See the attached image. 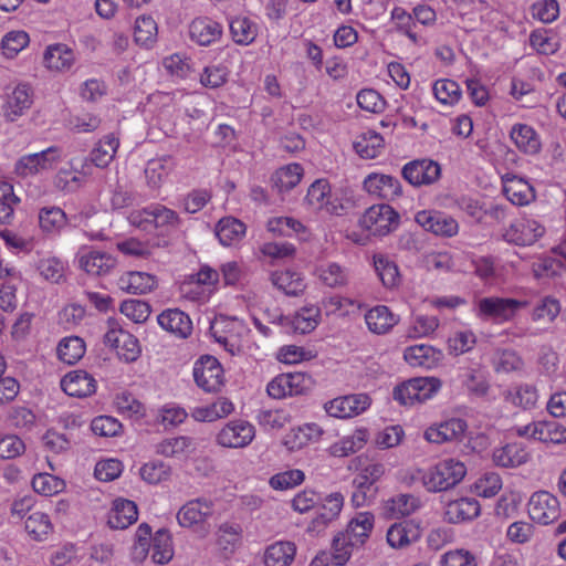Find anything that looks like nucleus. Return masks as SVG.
Segmentation results:
<instances>
[{
	"label": "nucleus",
	"mask_w": 566,
	"mask_h": 566,
	"mask_svg": "<svg viewBox=\"0 0 566 566\" xmlns=\"http://www.w3.org/2000/svg\"><path fill=\"white\" fill-rule=\"evenodd\" d=\"M149 553L154 563L159 565L167 564L174 556L172 541L166 530L157 531L151 537L150 526L143 523L136 531L130 556L134 562L142 563Z\"/></svg>",
	"instance_id": "f257e3e1"
},
{
	"label": "nucleus",
	"mask_w": 566,
	"mask_h": 566,
	"mask_svg": "<svg viewBox=\"0 0 566 566\" xmlns=\"http://www.w3.org/2000/svg\"><path fill=\"white\" fill-rule=\"evenodd\" d=\"M465 474L467 467L462 461L447 458L426 470L422 483L429 492H442L459 484Z\"/></svg>",
	"instance_id": "f03ea898"
},
{
	"label": "nucleus",
	"mask_w": 566,
	"mask_h": 566,
	"mask_svg": "<svg viewBox=\"0 0 566 566\" xmlns=\"http://www.w3.org/2000/svg\"><path fill=\"white\" fill-rule=\"evenodd\" d=\"M128 222L143 230L155 228L160 232L168 233L180 226L178 213L160 203H151L143 209L133 210Z\"/></svg>",
	"instance_id": "7ed1b4c3"
},
{
	"label": "nucleus",
	"mask_w": 566,
	"mask_h": 566,
	"mask_svg": "<svg viewBox=\"0 0 566 566\" xmlns=\"http://www.w3.org/2000/svg\"><path fill=\"white\" fill-rule=\"evenodd\" d=\"M210 333L228 353L237 355L243 349V342L249 334V328L239 318L220 315L212 321Z\"/></svg>",
	"instance_id": "20e7f679"
},
{
	"label": "nucleus",
	"mask_w": 566,
	"mask_h": 566,
	"mask_svg": "<svg viewBox=\"0 0 566 566\" xmlns=\"http://www.w3.org/2000/svg\"><path fill=\"white\" fill-rule=\"evenodd\" d=\"M304 205L312 211H324L331 216H343L347 211L344 199L332 192L325 179H317L308 187Z\"/></svg>",
	"instance_id": "39448f33"
},
{
	"label": "nucleus",
	"mask_w": 566,
	"mask_h": 566,
	"mask_svg": "<svg viewBox=\"0 0 566 566\" xmlns=\"http://www.w3.org/2000/svg\"><path fill=\"white\" fill-rule=\"evenodd\" d=\"M213 514L212 501L199 497L188 501L177 512V521L181 527L191 528L206 536L210 531L208 520Z\"/></svg>",
	"instance_id": "423d86ee"
},
{
	"label": "nucleus",
	"mask_w": 566,
	"mask_h": 566,
	"mask_svg": "<svg viewBox=\"0 0 566 566\" xmlns=\"http://www.w3.org/2000/svg\"><path fill=\"white\" fill-rule=\"evenodd\" d=\"M256 430L253 423L244 419L226 422L216 433L214 441L227 449H244L254 440Z\"/></svg>",
	"instance_id": "0eeeda50"
},
{
	"label": "nucleus",
	"mask_w": 566,
	"mask_h": 566,
	"mask_svg": "<svg viewBox=\"0 0 566 566\" xmlns=\"http://www.w3.org/2000/svg\"><path fill=\"white\" fill-rule=\"evenodd\" d=\"M104 344L115 349L117 356L126 363L135 361L142 353L138 339L112 318L107 319Z\"/></svg>",
	"instance_id": "6e6552de"
},
{
	"label": "nucleus",
	"mask_w": 566,
	"mask_h": 566,
	"mask_svg": "<svg viewBox=\"0 0 566 566\" xmlns=\"http://www.w3.org/2000/svg\"><path fill=\"white\" fill-rule=\"evenodd\" d=\"M60 160V148L49 147L42 151L20 157L14 164V174L21 178L41 175L53 169Z\"/></svg>",
	"instance_id": "1a4fd4ad"
},
{
	"label": "nucleus",
	"mask_w": 566,
	"mask_h": 566,
	"mask_svg": "<svg viewBox=\"0 0 566 566\" xmlns=\"http://www.w3.org/2000/svg\"><path fill=\"white\" fill-rule=\"evenodd\" d=\"M399 224V214L388 205L368 208L359 219V226L373 235H386Z\"/></svg>",
	"instance_id": "9d476101"
},
{
	"label": "nucleus",
	"mask_w": 566,
	"mask_h": 566,
	"mask_svg": "<svg viewBox=\"0 0 566 566\" xmlns=\"http://www.w3.org/2000/svg\"><path fill=\"white\" fill-rule=\"evenodd\" d=\"M77 268L88 275L104 276L111 273L117 261L111 253L88 245L78 248L75 254Z\"/></svg>",
	"instance_id": "9b49d317"
},
{
	"label": "nucleus",
	"mask_w": 566,
	"mask_h": 566,
	"mask_svg": "<svg viewBox=\"0 0 566 566\" xmlns=\"http://www.w3.org/2000/svg\"><path fill=\"white\" fill-rule=\"evenodd\" d=\"M526 301L503 297H483L476 303V315L483 319H493L496 322H506L523 307H526Z\"/></svg>",
	"instance_id": "f8f14e48"
},
{
	"label": "nucleus",
	"mask_w": 566,
	"mask_h": 566,
	"mask_svg": "<svg viewBox=\"0 0 566 566\" xmlns=\"http://www.w3.org/2000/svg\"><path fill=\"white\" fill-rule=\"evenodd\" d=\"M518 437L533 439L543 443H566V427L556 421H533L514 428Z\"/></svg>",
	"instance_id": "ddd939ff"
},
{
	"label": "nucleus",
	"mask_w": 566,
	"mask_h": 566,
	"mask_svg": "<svg viewBox=\"0 0 566 566\" xmlns=\"http://www.w3.org/2000/svg\"><path fill=\"white\" fill-rule=\"evenodd\" d=\"M370 406V398L365 392L348 394L327 401L324 405L326 413L338 419L358 416Z\"/></svg>",
	"instance_id": "4468645a"
},
{
	"label": "nucleus",
	"mask_w": 566,
	"mask_h": 566,
	"mask_svg": "<svg viewBox=\"0 0 566 566\" xmlns=\"http://www.w3.org/2000/svg\"><path fill=\"white\" fill-rule=\"evenodd\" d=\"M530 517L541 524L547 525L560 516L558 499L547 491L535 492L527 504Z\"/></svg>",
	"instance_id": "2eb2a0df"
},
{
	"label": "nucleus",
	"mask_w": 566,
	"mask_h": 566,
	"mask_svg": "<svg viewBox=\"0 0 566 566\" xmlns=\"http://www.w3.org/2000/svg\"><path fill=\"white\" fill-rule=\"evenodd\" d=\"M415 221L426 231L444 238L457 235L460 228L453 217L436 210L418 211L415 216Z\"/></svg>",
	"instance_id": "dca6fc26"
},
{
	"label": "nucleus",
	"mask_w": 566,
	"mask_h": 566,
	"mask_svg": "<svg viewBox=\"0 0 566 566\" xmlns=\"http://www.w3.org/2000/svg\"><path fill=\"white\" fill-rule=\"evenodd\" d=\"M401 174L410 185L421 187L434 184L441 176V168L437 161L423 158L407 163Z\"/></svg>",
	"instance_id": "f3484780"
},
{
	"label": "nucleus",
	"mask_w": 566,
	"mask_h": 566,
	"mask_svg": "<svg viewBox=\"0 0 566 566\" xmlns=\"http://www.w3.org/2000/svg\"><path fill=\"white\" fill-rule=\"evenodd\" d=\"M545 233V228L537 220L523 218L514 221L504 230L503 239L516 245H532Z\"/></svg>",
	"instance_id": "a211bd4d"
},
{
	"label": "nucleus",
	"mask_w": 566,
	"mask_h": 566,
	"mask_svg": "<svg viewBox=\"0 0 566 566\" xmlns=\"http://www.w3.org/2000/svg\"><path fill=\"white\" fill-rule=\"evenodd\" d=\"M33 103V91L30 84L19 83L7 93L1 112L6 120L15 122Z\"/></svg>",
	"instance_id": "6ab92c4d"
},
{
	"label": "nucleus",
	"mask_w": 566,
	"mask_h": 566,
	"mask_svg": "<svg viewBox=\"0 0 566 566\" xmlns=\"http://www.w3.org/2000/svg\"><path fill=\"white\" fill-rule=\"evenodd\" d=\"M363 187L370 196L387 201L402 196L401 182L391 175L371 172L365 177Z\"/></svg>",
	"instance_id": "aec40b11"
},
{
	"label": "nucleus",
	"mask_w": 566,
	"mask_h": 566,
	"mask_svg": "<svg viewBox=\"0 0 566 566\" xmlns=\"http://www.w3.org/2000/svg\"><path fill=\"white\" fill-rule=\"evenodd\" d=\"M326 431L316 422H305L293 427L284 437L283 446L291 452L300 451L303 448L318 443L323 440Z\"/></svg>",
	"instance_id": "412c9836"
},
{
	"label": "nucleus",
	"mask_w": 566,
	"mask_h": 566,
	"mask_svg": "<svg viewBox=\"0 0 566 566\" xmlns=\"http://www.w3.org/2000/svg\"><path fill=\"white\" fill-rule=\"evenodd\" d=\"M467 429L468 424L463 419L450 418L428 427L423 432V438L436 444L459 441L463 438Z\"/></svg>",
	"instance_id": "4be33fe9"
},
{
	"label": "nucleus",
	"mask_w": 566,
	"mask_h": 566,
	"mask_svg": "<svg viewBox=\"0 0 566 566\" xmlns=\"http://www.w3.org/2000/svg\"><path fill=\"white\" fill-rule=\"evenodd\" d=\"M193 378L201 389H219L223 385V369L217 358L202 356L195 363Z\"/></svg>",
	"instance_id": "5701e85b"
},
{
	"label": "nucleus",
	"mask_w": 566,
	"mask_h": 566,
	"mask_svg": "<svg viewBox=\"0 0 566 566\" xmlns=\"http://www.w3.org/2000/svg\"><path fill=\"white\" fill-rule=\"evenodd\" d=\"M69 223L67 214L57 206H43L38 210V227L45 237H59Z\"/></svg>",
	"instance_id": "b1692460"
},
{
	"label": "nucleus",
	"mask_w": 566,
	"mask_h": 566,
	"mask_svg": "<svg viewBox=\"0 0 566 566\" xmlns=\"http://www.w3.org/2000/svg\"><path fill=\"white\" fill-rule=\"evenodd\" d=\"M234 410V403L230 399L219 397L214 401L191 408L190 416L198 422H214L227 418Z\"/></svg>",
	"instance_id": "393cba45"
},
{
	"label": "nucleus",
	"mask_w": 566,
	"mask_h": 566,
	"mask_svg": "<svg viewBox=\"0 0 566 566\" xmlns=\"http://www.w3.org/2000/svg\"><path fill=\"white\" fill-rule=\"evenodd\" d=\"M365 323L370 333L386 335L399 323V315L392 313L386 305H376L365 313Z\"/></svg>",
	"instance_id": "a878e982"
},
{
	"label": "nucleus",
	"mask_w": 566,
	"mask_h": 566,
	"mask_svg": "<svg viewBox=\"0 0 566 566\" xmlns=\"http://www.w3.org/2000/svg\"><path fill=\"white\" fill-rule=\"evenodd\" d=\"M221 35L222 25L210 18H196L189 24V36L198 45L208 46L217 42Z\"/></svg>",
	"instance_id": "bb28decb"
},
{
	"label": "nucleus",
	"mask_w": 566,
	"mask_h": 566,
	"mask_svg": "<svg viewBox=\"0 0 566 566\" xmlns=\"http://www.w3.org/2000/svg\"><path fill=\"white\" fill-rule=\"evenodd\" d=\"M157 322L159 326L179 338H187L192 332V322L188 314L178 308L161 312Z\"/></svg>",
	"instance_id": "cd10ccee"
},
{
	"label": "nucleus",
	"mask_w": 566,
	"mask_h": 566,
	"mask_svg": "<svg viewBox=\"0 0 566 566\" xmlns=\"http://www.w3.org/2000/svg\"><path fill=\"white\" fill-rule=\"evenodd\" d=\"M530 459L531 453L527 448L518 442L495 448L492 453L494 464L501 468H517L525 464Z\"/></svg>",
	"instance_id": "c85d7f7f"
},
{
	"label": "nucleus",
	"mask_w": 566,
	"mask_h": 566,
	"mask_svg": "<svg viewBox=\"0 0 566 566\" xmlns=\"http://www.w3.org/2000/svg\"><path fill=\"white\" fill-rule=\"evenodd\" d=\"M421 506L419 497L413 494L400 493L386 500L382 504V514L387 518H401L411 515Z\"/></svg>",
	"instance_id": "c756f323"
},
{
	"label": "nucleus",
	"mask_w": 566,
	"mask_h": 566,
	"mask_svg": "<svg viewBox=\"0 0 566 566\" xmlns=\"http://www.w3.org/2000/svg\"><path fill=\"white\" fill-rule=\"evenodd\" d=\"M503 193L515 206H526L535 199L533 187L517 176L506 175L503 178Z\"/></svg>",
	"instance_id": "7c9ffc66"
},
{
	"label": "nucleus",
	"mask_w": 566,
	"mask_h": 566,
	"mask_svg": "<svg viewBox=\"0 0 566 566\" xmlns=\"http://www.w3.org/2000/svg\"><path fill=\"white\" fill-rule=\"evenodd\" d=\"M403 358L412 367L432 368L442 360L443 354L433 346L420 344L407 347Z\"/></svg>",
	"instance_id": "2f4dec72"
},
{
	"label": "nucleus",
	"mask_w": 566,
	"mask_h": 566,
	"mask_svg": "<svg viewBox=\"0 0 566 566\" xmlns=\"http://www.w3.org/2000/svg\"><path fill=\"white\" fill-rule=\"evenodd\" d=\"M510 137L518 150L524 154L536 155L541 150L539 135L527 124H514L510 130Z\"/></svg>",
	"instance_id": "473e14b6"
},
{
	"label": "nucleus",
	"mask_w": 566,
	"mask_h": 566,
	"mask_svg": "<svg viewBox=\"0 0 566 566\" xmlns=\"http://www.w3.org/2000/svg\"><path fill=\"white\" fill-rule=\"evenodd\" d=\"M480 504L475 499L461 497L450 501L446 505L444 517L450 523L471 521L479 516Z\"/></svg>",
	"instance_id": "72a5a7b5"
},
{
	"label": "nucleus",
	"mask_w": 566,
	"mask_h": 566,
	"mask_svg": "<svg viewBox=\"0 0 566 566\" xmlns=\"http://www.w3.org/2000/svg\"><path fill=\"white\" fill-rule=\"evenodd\" d=\"M138 518L137 505L126 499H116L108 514V525L112 528L124 530Z\"/></svg>",
	"instance_id": "f704fd0d"
},
{
	"label": "nucleus",
	"mask_w": 566,
	"mask_h": 566,
	"mask_svg": "<svg viewBox=\"0 0 566 566\" xmlns=\"http://www.w3.org/2000/svg\"><path fill=\"white\" fill-rule=\"evenodd\" d=\"M43 63L50 71L65 72L75 63V54L66 44H52L44 52Z\"/></svg>",
	"instance_id": "c9c22d12"
},
{
	"label": "nucleus",
	"mask_w": 566,
	"mask_h": 566,
	"mask_svg": "<svg viewBox=\"0 0 566 566\" xmlns=\"http://www.w3.org/2000/svg\"><path fill=\"white\" fill-rule=\"evenodd\" d=\"M421 536V530L413 521H403L391 525L387 532V542L394 548H402Z\"/></svg>",
	"instance_id": "e433bc0d"
},
{
	"label": "nucleus",
	"mask_w": 566,
	"mask_h": 566,
	"mask_svg": "<svg viewBox=\"0 0 566 566\" xmlns=\"http://www.w3.org/2000/svg\"><path fill=\"white\" fill-rule=\"evenodd\" d=\"M369 438L366 428H357L329 447V453L334 457L344 458L361 450Z\"/></svg>",
	"instance_id": "4c0bfd02"
},
{
	"label": "nucleus",
	"mask_w": 566,
	"mask_h": 566,
	"mask_svg": "<svg viewBox=\"0 0 566 566\" xmlns=\"http://www.w3.org/2000/svg\"><path fill=\"white\" fill-rule=\"evenodd\" d=\"M374 522L375 518L370 512H360L352 518L342 534L352 542V545H363L373 531Z\"/></svg>",
	"instance_id": "58836bf2"
},
{
	"label": "nucleus",
	"mask_w": 566,
	"mask_h": 566,
	"mask_svg": "<svg viewBox=\"0 0 566 566\" xmlns=\"http://www.w3.org/2000/svg\"><path fill=\"white\" fill-rule=\"evenodd\" d=\"M155 276L145 272H127L118 280V286L128 294H146L156 287Z\"/></svg>",
	"instance_id": "ea45409f"
},
{
	"label": "nucleus",
	"mask_w": 566,
	"mask_h": 566,
	"mask_svg": "<svg viewBox=\"0 0 566 566\" xmlns=\"http://www.w3.org/2000/svg\"><path fill=\"white\" fill-rule=\"evenodd\" d=\"M193 451V441L189 437L179 436L161 440L155 446V452L165 458L182 459Z\"/></svg>",
	"instance_id": "a19ab883"
},
{
	"label": "nucleus",
	"mask_w": 566,
	"mask_h": 566,
	"mask_svg": "<svg viewBox=\"0 0 566 566\" xmlns=\"http://www.w3.org/2000/svg\"><path fill=\"white\" fill-rule=\"evenodd\" d=\"M119 147V138L114 133L104 136L90 153V160L98 168H106Z\"/></svg>",
	"instance_id": "79ce46f5"
},
{
	"label": "nucleus",
	"mask_w": 566,
	"mask_h": 566,
	"mask_svg": "<svg viewBox=\"0 0 566 566\" xmlns=\"http://www.w3.org/2000/svg\"><path fill=\"white\" fill-rule=\"evenodd\" d=\"M174 168L175 161L169 156L150 159L145 168L147 186L153 189L160 188Z\"/></svg>",
	"instance_id": "37998d69"
},
{
	"label": "nucleus",
	"mask_w": 566,
	"mask_h": 566,
	"mask_svg": "<svg viewBox=\"0 0 566 566\" xmlns=\"http://www.w3.org/2000/svg\"><path fill=\"white\" fill-rule=\"evenodd\" d=\"M245 224L239 219L227 217L218 222L216 235L222 245L230 247L242 240L245 235Z\"/></svg>",
	"instance_id": "c03bdc74"
},
{
	"label": "nucleus",
	"mask_w": 566,
	"mask_h": 566,
	"mask_svg": "<svg viewBox=\"0 0 566 566\" xmlns=\"http://www.w3.org/2000/svg\"><path fill=\"white\" fill-rule=\"evenodd\" d=\"M294 543L287 541L275 542L264 553L265 566H289L295 556Z\"/></svg>",
	"instance_id": "a18cd8bd"
},
{
	"label": "nucleus",
	"mask_w": 566,
	"mask_h": 566,
	"mask_svg": "<svg viewBox=\"0 0 566 566\" xmlns=\"http://www.w3.org/2000/svg\"><path fill=\"white\" fill-rule=\"evenodd\" d=\"M319 281L328 287H342L348 283V271L336 262H325L316 268Z\"/></svg>",
	"instance_id": "49530a36"
},
{
	"label": "nucleus",
	"mask_w": 566,
	"mask_h": 566,
	"mask_svg": "<svg viewBox=\"0 0 566 566\" xmlns=\"http://www.w3.org/2000/svg\"><path fill=\"white\" fill-rule=\"evenodd\" d=\"M85 350V343L78 336L64 337L56 347L59 359L67 365L76 364L84 356Z\"/></svg>",
	"instance_id": "de8ad7c7"
},
{
	"label": "nucleus",
	"mask_w": 566,
	"mask_h": 566,
	"mask_svg": "<svg viewBox=\"0 0 566 566\" xmlns=\"http://www.w3.org/2000/svg\"><path fill=\"white\" fill-rule=\"evenodd\" d=\"M272 284L286 295L296 296L305 289L303 276L292 271H275L271 274Z\"/></svg>",
	"instance_id": "09e8293b"
},
{
	"label": "nucleus",
	"mask_w": 566,
	"mask_h": 566,
	"mask_svg": "<svg viewBox=\"0 0 566 566\" xmlns=\"http://www.w3.org/2000/svg\"><path fill=\"white\" fill-rule=\"evenodd\" d=\"M302 177V166L293 163L277 169L272 176V182L280 192H285L298 185Z\"/></svg>",
	"instance_id": "8fccbe9b"
},
{
	"label": "nucleus",
	"mask_w": 566,
	"mask_h": 566,
	"mask_svg": "<svg viewBox=\"0 0 566 566\" xmlns=\"http://www.w3.org/2000/svg\"><path fill=\"white\" fill-rule=\"evenodd\" d=\"M255 420L263 431L276 432L290 423L291 416L283 409H260Z\"/></svg>",
	"instance_id": "3c124183"
},
{
	"label": "nucleus",
	"mask_w": 566,
	"mask_h": 566,
	"mask_svg": "<svg viewBox=\"0 0 566 566\" xmlns=\"http://www.w3.org/2000/svg\"><path fill=\"white\" fill-rule=\"evenodd\" d=\"M314 386L312 377L305 373H286L274 377L266 389H311Z\"/></svg>",
	"instance_id": "603ef678"
},
{
	"label": "nucleus",
	"mask_w": 566,
	"mask_h": 566,
	"mask_svg": "<svg viewBox=\"0 0 566 566\" xmlns=\"http://www.w3.org/2000/svg\"><path fill=\"white\" fill-rule=\"evenodd\" d=\"M230 32L237 44L249 45L256 39L259 29L249 18L238 17L230 21Z\"/></svg>",
	"instance_id": "864d4df0"
},
{
	"label": "nucleus",
	"mask_w": 566,
	"mask_h": 566,
	"mask_svg": "<svg viewBox=\"0 0 566 566\" xmlns=\"http://www.w3.org/2000/svg\"><path fill=\"white\" fill-rule=\"evenodd\" d=\"M384 147V138L380 134L368 130L354 142L355 151L364 159L376 158Z\"/></svg>",
	"instance_id": "5fc2aeb1"
},
{
	"label": "nucleus",
	"mask_w": 566,
	"mask_h": 566,
	"mask_svg": "<svg viewBox=\"0 0 566 566\" xmlns=\"http://www.w3.org/2000/svg\"><path fill=\"white\" fill-rule=\"evenodd\" d=\"M321 308L315 305L304 306L292 317L291 324L301 334L314 331L319 324Z\"/></svg>",
	"instance_id": "6e6d98bb"
},
{
	"label": "nucleus",
	"mask_w": 566,
	"mask_h": 566,
	"mask_svg": "<svg viewBox=\"0 0 566 566\" xmlns=\"http://www.w3.org/2000/svg\"><path fill=\"white\" fill-rule=\"evenodd\" d=\"M266 228L270 232L277 233L280 235H291L296 234L304 238L307 233L306 227L298 220L292 217H275L271 218Z\"/></svg>",
	"instance_id": "4d7b16f0"
},
{
	"label": "nucleus",
	"mask_w": 566,
	"mask_h": 566,
	"mask_svg": "<svg viewBox=\"0 0 566 566\" xmlns=\"http://www.w3.org/2000/svg\"><path fill=\"white\" fill-rule=\"evenodd\" d=\"M432 92L437 101L443 105H454L460 101L461 90L455 81L440 78L433 83Z\"/></svg>",
	"instance_id": "13d9d810"
},
{
	"label": "nucleus",
	"mask_w": 566,
	"mask_h": 566,
	"mask_svg": "<svg viewBox=\"0 0 566 566\" xmlns=\"http://www.w3.org/2000/svg\"><path fill=\"white\" fill-rule=\"evenodd\" d=\"M157 23L150 15H142L136 19L134 27V39L136 43L150 46L157 39Z\"/></svg>",
	"instance_id": "bf43d9fd"
},
{
	"label": "nucleus",
	"mask_w": 566,
	"mask_h": 566,
	"mask_svg": "<svg viewBox=\"0 0 566 566\" xmlns=\"http://www.w3.org/2000/svg\"><path fill=\"white\" fill-rule=\"evenodd\" d=\"M531 46L539 54H554L559 49V42L552 31L538 29L530 34Z\"/></svg>",
	"instance_id": "052dcab7"
},
{
	"label": "nucleus",
	"mask_w": 566,
	"mask_h": 566,
	"mask_svg": "<svg viewBox=\"0 0 566 566\" xmlns=\"http://www.w3.org/2000/svg\"><path fill=\"white\" fill-rule=\"evenodd\" d=\"M139 473L145 482L158 484L170 479L171 467L160 460H153L143 464Z\"/></svg>",
	"instance_id": "680f3d73"
},
{
	"label": "nucleus",
	"mask_w": 566,
	"mask_h": 566,
	"mask_svg": "<svg viewBox=\"0 0 566 566\" xmlns=\"http://www.w3.org/2000/svg\"><path fill=\"white\" fill-rule=\"evenodd\" d=\"M19 201L13 186L7 181H0V223H9L13 219L14 207Z\"/></svg>",
	"instance_id": "e2e57ef3"
},
{
	"label": "nucleus",
	"mask_w": 566,
	"mask_h": 566,
	"mask_svg": "<svg viewBox=\"0 0 566 566\" xmlns=\"http://www.w3.org/2000/svg\"><path fill=\"white\" fill-rule=\"evenodd\" d=\"M375 270L386 287H394L398 284V266L382 254L374 256Z\"/></svg>",
	"instance_id": "0e129e2a"
},
{
	"label": "nucleus",
	"mask_w": 566,
	"mask_h": 566,
	"mask_svg": "<svg viewBox=\"0 0 566 566\" xmlns=\"http://www.w3.org/2000/svg\"><path fill=\"white\" fill-rule=\"evenodd\" d=\"M32 488L39 494L52 496L62 492L65 488V483L62 479L55 475L39 473L32 479Z\"/></svg>",
	"instance_id": "69168bd1"
},
{
	"label": "nucleus",
	"mask_w": 566,
	"mask_h": 566,
	"mask_svg": "<svg viewBox=\"0 0 566 566\" xmlns=\"http://www.w3.org/2000/svg\"><path fill=\"white\" fill-rule=\"evenodd\" d=\"M30 42L29 34L24 31H10L1 41V50L6 57H15Z\"/></svg>",
	"instance_id": "338daca9"
},
{
	"label": "nucleus",
	"mask_w": 566,
	"mask_h": 566,
	"mask_svg": "<svg viewBox=\"0 0 566 566\" xmlns=\"http://www.w3.org/2000/svg\"><path fill=\"white\" fill-rule=\"evenodd\" d=\"M115 406L124 416L136 419L145 416L144 405L130 391H120L115 398Z\"/></svg>",
	"instance_id": "774afa93"
}]
</instances>
